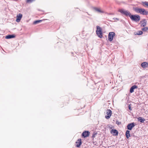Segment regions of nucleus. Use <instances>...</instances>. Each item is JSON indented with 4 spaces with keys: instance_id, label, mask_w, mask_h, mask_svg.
Returning <instances> with one entry per match:
<instances>
[{
    "instance_id": "1",
    "label": "nucleus",
    "mask_w": 148,
    "mask_h": 148,
    "mask_svg": "<svg viewBox=\"0 0 148 148\" xmlns=\"http://www.w3.org/2000/svg\"><path fill=\"white\" fill-rule=\"evenodd\" d=\"M135 11L138 13H140L143 15H148V11L144 8H134Z\"/></svg>"
},
{
    "instance_id": "2",
    "label": "nucleus",
    "mask_w": 148,
    "mask_h": 148,
    "mask_svg": "<svg viewBox=\"0 0 148 148\" xmlns=\"http://www.w3.org/2000/svg\"><path fill=\"white\" fill-rule=\"evenodd\" d=\"M131 19L133 21L138 22L140 20V16L138 15H131L130 16Z\"/></svg>"
},
{
    "instance_id": "3",
    "label": "nucleus",
    "mask_w": 148,
    "mask_h": 148,
    "mask_svg": "<svg viewBox=\"0 0 148 148\" xmlns=\"http://www.w3.org/2000/svg\"><path fill=\"white\" fill-rule=\"evenodd\" d=\"M119 11L126 16H129L130 17L131 15V13L129 11L125 10L124 9H120L119 10Z\"/></svg>"
},
{
    "instance_id": "4",
    "label": "nucleus",
    "mask_w": 148,
    "mask_h": 148,
    "mask_svg": "<svg viewBox=\"0 0 148 148\" xmlns=\"http://www.w3.org/2000/svg\"><path fill=\"white\" fill-rule=\"evenodd\" d=\"M97 30H96V33L98 36L100 38L102 37V32L101 29L100 27L98 26H97Z\"/></svg>"
},
{
    "instance_id": "5",
    "label": "nucleus",
    "mask_w": 148,
    "mask_h": 148,
    "mask_svg": "<svg viewBox=\"0 0 148 148\" xmlns=\"http://www.w3.org/2000/svg\"><path fill=\"white\" fill-rule=\"evenodd\" d=\"M115 33L113 32H111L109 33L108 35V40L110 41H112L113 39V37L115 36Z\"/></svg>"
},
{
    "instance_id": "6",
    "label": "nucleus",
    "mask_w": 148,
    "mask_h": 148,
    "mask_svg": "<svg viewBox=\"0 0 148 148\" xmlns=\"http://www.w3.org/2000/svg\"><path fill=\"white\" fill-rule=\"evenodd\" d=\"M106 115L105 117L107 119L110 118L112 114V111L110 109H108L106 111Z\"/></svg>"
},
{
    "instance_id": "7",
    "label": "nucleus",
    "mask_w": 148,
    "mask_h": 148,
    "mask_svg": "<svg viewBox=\"0 0 148 148\" xmlns=\"http://www.w3.org/2000/svg\"><path fill=\"white\" fill-rule=\"evenodd\" d=\"M22 15L21 13H19L18 14H17L16 16V21L17 22H19L21 21L22 17Z\"/></svg>"
},
{
    "instance_id": "8",
    "label": "nucleus",
    "mask_w": 148,
    "mask_h": 148,
    "mask_svg": "<svg viewBox=\"0 0 148 148\" xmlns=\"http://www.w3.org/2000/svg\"><path fill=\"white\" fill-rule=\"evenodd\" d=\"M90 133L89 131H85L82 133V136L84 138L87 137L89 136Z\"/></svg>"
},
{
    "instance_id": "9",
    "label": "nucleus",
    "mask_w": 148,
    "mask_h": 148,
    "mask_svg": "<svg viewBox=\"0 0 148 148\" xmlns=\"http://www.w3.org/2000/svg\"><path fill=\"white\" fill-rule=\"evenodd\" d=\"M135 126L134 123H132L128 124L127 125V128L128 130H131L132 128Z\"/></svg>"
},
{
    "instance_id": "10",
    "label": "nucleus",
    "mask_w": 148,
    "mask_h": 148,
    "mask_svg": "<svg viewBox=\"0 0 148 148\" xmlns=\"http://www.w3.org/2000/svg\"><path fill=\"white\" fill-rule=\"evenodd\" d=\"M110 132L114 136H117L118 134V131L116 130H112L110 131Z\"/></svg>"
},
{
    "instance_id": "11",
    "label": "nucleus",
    "mask_w": 148,
    "mask_h": 148,
    "mask_svg": "<svg viewBox=\"0 0 148 148\" xmlns=\"http://www.w3.org/2000/svg\"><path fill=\"white\" fill-rule=\"evenodd\" d=\"M141 66L143 68L148 67V63L146 62H144L141 64Z\"/></svg>"
},
{
    "instance_id": "12",
    "label": "nucleus",
    "mask_w": 148,
    "mask_h": 148,
    "mask_svg": "<svg viewBox=\"0 0 148 148\" xmlns=\"http://www.w3.org/2000/svg\"><path fill=\"white\" fill-rule=\"evenodd\" d=\"M141 27H145L147 25V21L146 19H144L143 21H140Z\"/></svg>"
},
{
    "instance_id": "13",
    "label": "nucleus",
    "mask_w": 148,
    "mask_h": 148,
    "mask_svg": "<svg viewBox=\"0 0 148 148\" xmlns=\"http://www.w3.org/2000/svg\"><path fill=\"white\" fill-rule=\"evenodd\" d=\"M137 86L136 85H134L132 86L130 88V93H132L134 91V89L136 88Z\"/></svg>"
},
{
    "instance_id": "14",
    "label": "nucleus",
    "mask_w": 148,
    "mask_h": 148,
    "mask_svg": "<svg viewBox=\"0 0 148 148\" xmlns=\"http://www.w3.org/2000/svg\"><path fill=\"white\" fill-rule=\"evenodd\" d=\"M82 142L81 139L78 140L76 142V146L77 147H79L81 145Z\"/></svg>"
},
{
    "instance_id": "15",
    "label": "nucleus",
    "mask_w": 148,
    "mask_h": 148,
    "mask_svg": "<svg viewBox=\"0 0 148 148\" xmlns=\"http://www.w3.org/2000/svg\"><path fill=\"white\" fill-rule=\"evenodd\" d=\"M95 10L97 11V12L101 13H104V12L103 10H101L100 8H94Z\"/></svg>"
},
{
    "instance_id": "16",
    "label": "nucleus",
    "mask_w": 148,
    "mask_h": 148,
    "mask_svg": "<svg viewBox=\"0 0 148 148\" xmlns=\"http://www.w3.org/2000/svg\"><path fill=\"white\" fill-rule=\"evenodd\" d=\"M15 36L13 35H8L6 36L5 38L6 39H10L14 38L15 37Z\"/></svg>"
},
{
    "instance_id": "17",
    "label": "nucleus",
    "mask_w": 148,
    "mask_h": 148,
    "mask_svg": "<svg viewBox=\"0 0 148 148\" xmlns=\"http://www.w3.org/2000/svg\"><path fill=\"white\" fill-rule=\"evenodd\" d=\"M130 131L129 130H127L126 132L125 135L127 138H128L130 136Z\"/></svg>"
},
{
    "instance_id": "18",
    "label": "nucleus",
    "mask_w": 148,
    "mask_h": 148,
    "mask_svg": "<svg viewBox=\"0 0 148 148\" xmlns=\"http://www.w3.org/2000/svg\"><path fill=\"white\" fill-rule=\"evenodd\" d=\"M138 119L141 123H143L145 121V119H143L141 117H139L138 118Z\"/></svg>"
},
{
    "instance_id": "19",
    "label": "nucleus",
    "mask_w": 148,
    "mask_h": 148,
    "mask_svg": "<svg viewBox=\"0 0 148 148\" xmlns=\"http://www.w3.org/2000/svg\"><path fill=\"white\" fill-rule=\"evenodd\" d=\"M42 20H39L35 21L34 22V24H38L42 22Z\"/></svg>"
},
{
    "instance_id": "20",
    "label": "nucleus",
    "mask_w": 148,
    "mask_h": 148,
    "mask_svg": "<svg viewBox=\"0 0 148 148\" xmlns=\"http://www.w3.org/2000/svg\"><path fill=\"white\" fill-rule=\"evenodd\" d=\"M143 33L142 31H138L136 33V34H137L138 35H142Z\"/></svg>"
},
{
    "instance_id": "21",
    "label": "nucleus",
    "mask_w": 148,
    "mask_h": 148,
    "mask_svg": "<svg viewBox=\"0 0 148 148\" xmlns=\"http://www.w3.org/2000/svg\"><path fill=\"white\" fill-rule=\"evenodd\" d=\"M142 3L143 4V5L144 6V5H146L148 7V2L145 1L143 2Z\"/></svg>"
},
{
    "instance_id": "22",
    "label": "nucleus",
    "mask_w": 148,
    "mask_h": 148,
    "mask_svg": "<svg viewBox=\"0 0 148 148\" xmlns=\"http://www.w3.org/2000/svg\"><path fill=\"white\" fill-rule=\"evenodd\" d=\"M142 30V31H146L147 30H148V27H145L144 28H143Z\"/></svg>"
},
{
    "instance_id": "23",
    "label": "nucleus",
    "mask_w": 148,
    "mask_h": 148,
    "mask_svg": "<svg viewBox=\"0 0 148 148\" xmlns=\"http://www.w3.org/2000/svg\"><path fill=\"white\" fill-rule=\"evenodd\" d=\"M35 0H27L26 2L27 3H31Z\"/></svg>"
},
{
    "instance_id": "24",
    "label": "nucleus",
    "mask_w": 148,
    "mask_h": 148,
    "mask_svg": "<svg viewBox=\"0 0 148 148\" xmlns=\"http://www.w3.org/2000/svg\"><path fill=\"white\" fill-rule=\"evenodd\" d=\"M116 123L118 125H119L121 124V122L118 121H116Z\"/></svg>"
},
{
    "instance_id": "25",
    "label": "nucleus",
    "mask_w": 148,
    "mask_h": 148,
    "mask_svg": "<svg viewBox=\"0 0 148 148\" xmlns=\"http://www.w3.org/2000/svg\"><path fill=\"white\" fill-rule=\"evenodd\" d=\"M113 19L114 20H119V18H113Z\"/></svg>"
},
{
    "instance_id": "26",
    "label": "nucleus",
    "mask_w": 148,
    "mask_h": 148,
    "mask_svg": "<svg viewBox=\"0 0 148 148\" xmlns=\"http://www.w3.org/2000/svg\"><path fill=\"white\" fill-rule=\"evenodd\" d=\"M129 110H132V109H131V107L130 106H129Z\"/></svg>"
},
{
    "instance_id": "27",
    "label": "nucleus",
    "mask_w": 148,
    "mask_h": 148,
    "mask_svg": "<svg viewBox=\"0 0 148 148\" xmlns=\"http://www.w3.org/2000/svg\"><path fill=\"white\" fill-rule=\"evenodd\" d=\"M94 145H96V143H95L94 142Z\"/></svg>"
},
{
    "instance_id": "28",
    "label": "nucleus",
    "mask_w": 148,
    "mask_h": 148,
    "mask_svg": "<svg viewBox=\"0 0 148 148\" xmlns=\"http://www.w3.org/2000/svg\"><path fill=\"white\" fill-rule=\"evenodd\" d=\"M92 137H94V135H93Z\"/></svg>"
}]
</instances>
